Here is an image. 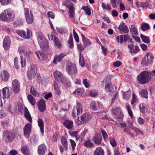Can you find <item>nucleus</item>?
<instances>
[{
	"mask_svg": "<svg viewBox=\"0 0 155 155\" xmlns=\"http://www.w3.org/2000/svg\"><path fill=\"white\" fill-rule=\"evenodd\" d=\"M101 48L102 50V53L105 56H107V49L103 46H101Z\"/></svg>",
	"mask_w": 155,
	"mask_h": 155,
	"instance_id": "64",
	"label": "nucleus"
},
{
	"mask_svg": "<svg viewBox=\"0 0 155 155\" xmlns=\"http://www.w3.org/2000/svg\"><path fill=\"white\" fill-rule=\"evenodd\" d=\"M3 98L4 99L8 98L12 94V89L8 86L3 88L2 89Z\"/></svg>",
	"mask_w": 155,
	"mask_h": 155,
	"instance_id": "11",
	"label": "nucleus"
},
{
	"mask_svg": "<svg viewBox=\"0 0 155 155\" xmlns=\"http://www.w3.org/2000/svg\"><path fill=\"white\" fill-rule=\"evenodd\" d=\"M59 85L57 82L54 81V87L56 95H59L61 94V92L59 90Z\"/></svg>",
	"mask_w": 155,
	"mask_h": 155,
	"instance_id": "39",
	"label": "nucleus"
},
{
	"mask_svg": "<svg viewBox=\"0 0 155 155\" xmlns=\"http://www.w3.org/2000/svg\"><path fill=\"white\" fill-rule=\"evenodd\" d=\"M117 28L119 29L120 33L122 34H127L129 31L128 27L124 23H122Z\"/></svg>",
	"mask_w": 155,
	"mask_h": 155,
	"instance_id": "17",
	"label": "nucleus"
},
{
	"mask_svg": "<svg viewBox=\"0 0 155 155\" xmlns=\"http://www.w3.org/2000/svg\"><path fill=\"white\" fill-rule=\"evenodd\" d=\"M1 77L3 81L7 82L8 81L10 76L8 72L7 71L4 70L1 73Z\"/></svg>",
	"mask_w": 155,
	"mask_h": 155,
	"instance_id": "25",
	"label": "nucleus"
},
{
	"mask_svg": "<svg viewBox=\"0 0 155 155\" xmlns=\"http://www.w3.org/2000/svg\"><path fill=\"white\" fill-rule=\"evenodd\" d=\"M150 4V2L149 0L146 1L145 2L141 3V7L143 8H147Z\"/></svg>",
	"mask_w": 155,
	"mask_h": 155,
	"instance_id": "50",
	"label": "nucleus"
},
{
	"mask_svg": "<svg viewBox=\"0 0 155 155\" xmlns=\"http://www.w3.org/2000/svg\"><path fill=\"white\" fill-rule=\"evenodd\" d=\"M94 143L90 140H88L85 142L84 143V145L88 147H91L93 146Z\"/></svg>",
	"mask_w": 155,
	"mask_h": 155,
	"instance_id": "55",
	"label": "nucleus"
},
{
	"mask_svg": "<svg viewBox=\"0 0 155 155\" xmlns=\"http://www.w3.org/2000/svg\"><path fill=\"white\" fill-rule=\"evenodd\" d=\"M12 88L15 94H18L20 90L19 81L17 79H15L12 81Z\"/></svg>",
	"mask_w": 155,
	"mask_h": 155,
	"instance_id": "15",
	"label": "nucleus"
},
{
	"mask_svg": "<svg viewBox=\"0 0 155 155\" xmlns=\"http://www.w3.org/2000/svg\"><path fill=\"white\" fill-rule=\"evenodd\" d=\"M81 35L84 47L89 46L91 44V43L88 39L84 36L82 34H81Z\"/></svg>",
	"mask_w": 155,
	"mask_h": 155,
	"instance_id": "29",
	"label": "nucleus"
},
{
	"mask_svg": "<svg viewBox=\"0 0 155 155\" xmlns=\"http://www.w3.org/2000/svg\"><path fill=\"white\" fill-rule=\"evenodd\" d=\"M90 109L93 111L97 110L99 108L98 102L95 101H91L90 104Z\"/></svg>",
	"mask_w": 155,
	"mask_h": 155,
	"instance_id": "27",
	"label": "nucleus"
},
{
	"mask_svg": "<svg viewBox=\"0 0 155 155\" xmlns=\"http://www.w3.org/2000/svg\"><path fill=\"white\" fill-rule=\"evenodd\" d=\"M104 151L101 147H97L94 153V155H104Z\"/></svg>",
	"mask_w": 155,
	"mask_h": 155,
	"instance_id": "32",
	"label": "nucleus"
},
{
	"mask_svg": "<svg viewBox=\"0 0 155 155\" xmlns=\"http://www.w3.org/2000/svg\"><path fill=\"white\" fill-rule=\"evenodd\" d=\"M60 82L62 83L64 86L67 87L69 86L70 81L68 79L64 77L62 80V81Z\"/></svg>",
	"mask_w": 155,
	"mask_h": 155,
	"instance_id": "49",
	"label": "nucleus"
},
{
	"mask_svg": "<svg viewBox=\"0 0 155 155\" xmlns=\"http://www.w3.org/2000/svg\"><path fill=\"white\" fill-rule=\"evenodd\" d=\"M82 9L84 10L86 14L88 15H90L91 14L90 8L88 6H83Z\"/></svg>",
	"mask_w": 155,
	"mask_h": 155,
	"instance_id": "46",
	"label": "nucleus"
},
{
	"mask_svg": "<svg viewBox=\"0 0 155 155\" xmlns=\"http://www.w3.org/2000/svg\"><path fill=\"white\" fill-rule=\"evenodd\" d=\"M102 7L104 10L107 9L108 10L110 11L111 9L110 5L108 3H107V4L106 5L104 3H102Z\"/></svg>",
	"mask_w": 155,
	"mask_h": 155,
	"instance_id": "51",
	"label": "nucleus"
},
{
	"mask_svg": "<svg viewBox=\"0 0 155 155\" xmlns=\"http://www.w3.org/2000/svg\"><path fill=\"white\" fill-rule=\"evenodd\" d=\"M66 55V54L64 53H61L58 55H56L54 57L53 60L54 64H57L58 62H60L61 61L64 57Z\"/></svg>",
	"mask_w": 155,
	"mask_h": 155,
	"instance_id": "18",
	"label": "nucleus"
},
{
	"mask_svg": "<svg viewBox=\"0 0 155 155\" xmlns=\"http://www.w3.org/2000/svg\"><path fill=\"white\" fill-rule=\"evenodd\" d=\"M36 66L35 65L33 64H31L30 67V69H28V71H33L35 72H36Z\"/></svg>",
	"mask_w": 155,
	"mask_h": 155,
	"instance_id": "60",
	"label": "nucleus"
},
{
	"mask_svg": "<svg viewBox=\"0 0 155 155\" xmlns=\"http://www.w3.org/2000/svg\"><path fill=\"white\" fill-rule=\"evenodd\" d=\"M51 39H50V38H49V39L51 40H53L54 39V41L55 44L57 43L58 41H59L57 37L55 36V33L54 32H52V34H51Z\"/></svg>",
	"mask_w": 155,
	"mask_h": 155,
	"instance_id": "53",
	"label": "nucleus"
},
{
	"mask_svg": "<svg viewBox=\"0 0 155 155\" xmlns=\"http://www.w3.org/2000/svg\"><path fill=\"white\" fill-rule=\"evenodd\" d=\"M130 31L131 33L135 35H137L138 34V32L137 29L134 25H131L130 27H129Z\"/></svg>",
	"mask_w": 155,
	"mask_h": 155,
	"instance_id": "38",
	"label": "nucleus"
},
{
	"mask_svg": "<svg viewBox=\"0 0 155 155\" xmlns=\"http://www.w3.org/2000/svg\"><path fill=\"white\" fill-rule=\"evenodd\" d=\"M64 125L68 130L71 129L73 126V122L66 120L63 123Z\"/></svg>",
	"mask_w": 155,
	"mask_h": 155,
	"instance_id": "33",
	"label": "nucleus"
},
{
	"mask_svg": "<svg viewBox=\"0 0 155 155\" xmlns=\"http://www.w3.org/2000/svg\"><path fill=\"white\" fill-rule=\"evenodd\" d=\"M91 118V116L87 113H84L83 114L81 117V120H77L78 124L81 125L83 124H85Z\"/></svg>",
	"mask_w": 155,
	"mask_h": 155,
	"instance_id": "12",
	"label": "nucleus"
},
{
	"mask_svg": "<svg viewBox=\"0 0 155 155\" xmlns=\"http://www.w3.org/2000/svg\"><path fill=\"white\" fill-rule=\"evenodd\" d=\"M21 152L25 155H29V148L26 146H23L21 150Z\"/></svg>",
	"mask_w": 155,
	"mask_h": 155,
	"instance_id": "42",
	"label": "nucleus"
},
{
	"mask_svg": "<svg viewBox=\"0 0 155 155\" xmlns=\"http://www.w3.org/2000/svg\"><path fill=\"white\" fill-rule=\"evenodd\" d=\"M109 140L110 144L113 147H114L117 146V143L114 138L111 137H109Z\"/></svg>",
	"mask_w": 155,
	"mask_h": 155,
	"instance_id": "47",
	"label": "nucleus"
},
{
	"mask_svg": "<svg viewBox=\"0 0 155 155\" xmlns=\"http://www.w3.org/2000/svg\"><path fill=\"white\" fill-rule=\"evenodd\" d=\"M31 128V124H28L25 125L24 129V134L25 135L28 136L30 135Z\"/></svg>",
	"mask_w": 155,
	"mask_h": 155,
	"instance_id": "23",
	"label": "nucleus"
},
{
	"mask_svg": "<svg viewBox=\"0 0 155 155\" xmlns=\"http://www.w3.org/2000/svg\"><path fill=\"white\" fill-rule=\"evenodd\" d=\"M6 10L3 11L0 15V20L2 21L8 22Z\"/></svg>",
	"mask_w": 155,
	"mask_h": 155,
	"instance_id": "28",
	"label": "nucleus"
},
{
	"mask_svg": "<svg viewBox=\"0 0 155 155\" xmlns=\"http://www.w3.org/2000/svg\"><path fill=\"white\" fill-rule=\"evenodd\" d=\"M146 104L145 103H142L140 104L139 106V108L141 112L143 114L146 113L147 111V108L146 107Z\"/></svg>",
	"mask_w": 155,
	"mask_h": 155,
	"instance_id": "34",
	"label": "nucleus"
},
{
	"mask_svg": "<svg viewBox=\"0 0 155 155\" xmlns=\"http://www.w3.org/2000/svg\"><path fill=\"white\" fill-rule=\"evenodd\" d=\"M140 36L143 42L146 44L150 43V41L147 36L142 34H141Z\"/></svg>",
	"mask_w": 155,
	"mask_h": 155,
	"instance_id": "44",
	"label": "nucleus"
},
{
	"mask_svg": "<svg viewBox=\"0 0 155 155\" xmlns=\"http://www.w3.org/2000/svg\"><path fill=\"white\" fill-rule=\"evenodd\" d=\"M36 74V72L28 71L27 72V76L29 80H31L35 78Z\"/></svg>",
	"mask_w": 155,
	"mask_h": 155,
	"instance_id": "41",
	"label": "nucleus"
},
{
	"mask_svg": "<svg viewBox=\"0 0 155 155\" xmlns=\"http://www.w3.org/2000/svg\"><path fill=\"white\" fill-rule=\"evenodd\" d=\"M54 75L55 79L58 82H60L64 78L63 75L59 71H56L54 73Z\"/></svg>",
	"mask_w": 155,
	"mask_h": 155,
	"instance_id": "26",
	"label": "nucleus"
},
{
	"mask_svg": "<svg viewBox=\"0 0 155 155\" xmlns=\"http://www.w3.org/2000/svg\"><path fill=\"white\" fill-rule=\"evenodd\" d=\"M73 35L74 36V39L75 41L77 43H79V37L77 33L76 32L75 30L74 29H73Z\"/></svg>",
	"mask_w": 155,
	"mask_h": 155,
	"instance_id": "56",
	"label": "nucleus"
},
{
	"mask_svg": "<svg viewBox=\"0 0 155 155\" xmlns=\"http://www.w3.org/2000/svg\"><path fill=\"white\" fill-rule=\"evenodd\" d=\"M18 50L21 54L20 56H24V58L28 60H29L31 52L30 51H27L25 47L23 45L20 46L18 47Z\"/></svg>",
	"mask_w": 155,
	"mask_h": 155,
	"instance_id": "7",
	"label": "nucleus"
},
{
	"mask_svg": "<svg viewBox=\"0 0 155 155\" xmlns=\"http://www.w3.org/2000/svg\"><path fill=\"white\" fill-rule=\"evenodd\" d=\"M56 29L59 32V33L61 34H65L68 31V30L66 28H56Z\"/></svg>",
	"mask_w": 155,
	"mask_h": 155,
	"instance_id": "45",
	"label": "nucleus"
},
{
	"mask_svg": "<svg viewBox=\"0 0 155 155\" xmlns=\"http://www.w3.org/2000/svg\"><path fill=\"white\" fill-rule=\"evenodd\" d=\"M6 13L8 16V22L12 21L15 17V14L12 9L8 8L6 9Z\"/></svg>",
	"mask_w": 155,
	"mask_h": 155,
	"instance_id": "22",
	"label": "nucleus"
},
{
	"mask_svg": "<svg viewBox=\"0 0 155 155\" xmlns=\"http://www.w3.org/2000/svg\"><path fill=\"white\" fill-rule=\"evenodd\" d=\"M12 0H0V2L2 5H6L10 4Z\"/></svg>",
	"mask_w": 155,
	"mask_h": 155,
	"instance_id": "54",
	"label": "nucleus"
},
{
	"mask_svg": "<svg viewBox=\"0 0 155 155\" xmlns=\"http://www.w3.org/2000/svg\"><path fill=\"white\" fill-rule=\"evenodd\" d=\"M83 93V91L81 88H78L73 92V94L79 95L82 94Z\"/></svg>",
	"mask_w": 155,
	"mask_h": 155,
	"instance_id": "57",
	"label": "nucleus"
},
{
	"mask_svg": "<svg viewBox=\"0 0 155 155\" xmlns=\"http://www.w3.org/2000/svg\"><path fill=\"white\" fill-rule=\"evenodd\" d=\"M27 98L30 103L33 106L35 104L36 100L34 98L31 94L28 95L27 96Z\"/></svg>",
	"mask_w": 155,
	"mask_h": 155,
	"instance_id": "37",
	"label": "nucleus"
},
{
	"mask_svg": "<svg viewBox=\"0 0 155 155\" xmlns=\"http://www.w3.org/2000/svg\"><path fill=\"white\" fill-rule=\"evenodd\" d=\"M130 96V91H126L124 94L123 98L126 100L129 99Z\"/></svg>",
	"mask_w": 155,
	"mask_h": 155,
	"instance_id": "52",
	"label": "nucleus"
},
{
	"mask_svg": "<svg viewBox=\"0 0 155 155\" xmlns=\"http://www.w3.org/2000/svg\"><path fill=\"white\" fill-rule=\"evenodd\" d=\"M151 78L149 71H144L137 75V79L140 84H143L148 83L150 81Z\"/></svg>",
	"mask_w": 155,
	"mask_h": 155,
	"instance_id": "1",
	"label": "nucleus"
},
{
	"mask_svg": "<svg viewBox=\"0 0 155 155\" xmlns=\"http://www.w3.org/2000/svg\"><path fill=\"white\" fill-rule=\"evenodd\" d=\"M25 117L29 122H32V118L28 109L26 107L25 108Z\"/></svg>",
	"mask_w": 155,
	"mask_h": 155,
	"instance_id": "30",
	"label": "nucleus"
},
{
	"mask_svg": "<svg viewBox=\"0 0 155 155\" xmlns=\"http://www.w3.org/2000/svg\"><path fill=\"white\" fill-rule=\"evenodd\" d=\"M7 114V113L6 111L4 110H1L0 111V118H2L6 116Z\"/></svg>",
	"mask_w": 155,
	"mask_h": 155,
	"instance_id": "63",
	"label": "nucleus"
},
{
	"mask_svg": "<svg viewBox=\"0 0 155 155\" xmlns=\"http://www.w3.org/2000/svg\"><path fill=\"white\" fill-rule=\"evenodd\" d=\"M38 105L39 110L43 112L46 109V105L45 100L43 99H40L38 102Z\"/></svg>",
	"mask_w": 155,
	"mask_h": 155,
	"instance_id": "19",
	"label": "nucleus"
},
{
	"mask_svg": "<svg viewBox=\"0 0 155 155\" xmlns=\"http://www.w3.org/2000/svg\"><path fill=\"white\" fill-rule=\"evenodd\" d=\"M37 39L39 45L42 50L45 51L48 49V41L44 36L41 32H39L38 33Z\"/></svg>",
	"mask_w": 155,
	"mask_h": 155,
	"instance_id": "2",
	"label": "nucleus"
},
{
	"mask_svg": "<svg viewBox=\"0 0 155 155\" xmlns=\"http://www.w3.org/2000/svg\"><path fill=\"white\" fill-rule=\"evenodd\" d=\"M128 48L129 49V52L132 55L137 54L140 50L138 46L134 45L133 44L129 45Z\"/></svg>",
	"mask_w": 155,
	"mask_h": 155,
	"instance_id": "16",
	"label": "nucleus"
},
{
	"mask_svg": "<svg viewBox=\"0 0 155 155\" xmlns=\"http://www.w3.org/2000/svg\"><path fill=\"white\" fill-rule=\"evenodd\" d=\"M137 122L139 124L142 125L144 124L145 121L143 118L139 117L137 119Z\"/></svg>",
	"mask_w": 155,
	"mask_h": 155,
	"instance_id": "61",
	"label": "nucleus"
},
{
	"mask_svg": "<svg viewBox=\"0 0 155 155\" xmlns=\"http://www.w3.org/2000/svg\"><path fill=\"white\" fill-rule=\"evenodd\" d=\"M112 113L117 119H122L124 117V115L121 111V110L119 107H117L115 109L113 110Z\"/></svg>",
	"mask_w": 155,
	"mask_h": 155,
	"instance_id": "13",
	"label": "nucleus"
},
{
	"mask_svg": "<svg viewBox=\"0 0 155 155\" xmlns=\"http://www.w3.org/2000/svg\"><path fill=\"white\" fill-rule=\"evenodd\" d=\"M118 42L123 43V42H125L127 41L130 42L132 44L133 43L132 39H130L127 35H119L116 38Z\"/></svg>",
	"mask_w": 155,
	"mask_h": 155,
	"instance_id": "8",
	"label": "nucleus"
},
{
	"mask_svg": "<svg viewBox=\"0 0 155 155\" xmlns=\"http://www.w3.org/2000/svg\"><path fill=\"white\" fill-rule=\"evenodd\" d=\"M126 108L128 112L129 116L131 117H133V114L132 111L130 108L129 105H127L126 106Z\"/></svg>",
	"mask_w": 155,
	"mask_h": 155,
	"instance_id": "62",
	"label": "nucleus"
},
{
	"mask_svg": "<svg viewBox=\"0 0 155 155\" xmlns=\"http://www.w3.org/2000/svg\"><path fill=\"white\" fill-rule=\"evenodd\" d=\"M38 125L40 128V130L42 134L44 132V122L41 119H39L38 121Z\"/></svg>",
	"mask_w": 155,
	"mask_h": 155,
	"instance_id": "35",
	"label": "nucleus"
},
{
	"mask_svg": "<svg viewBox=\"0 0 155 155\" xmlns=\"http://www.w3.org/2000/svg\"><path fill=\"white\" fill-rule=\"evenodd\" d=\"M27 34L25 31L23 30H18L17 31V33L20 36L26 39L30 38L31 36V31L28 28L27 29Z\"/></svg>",
	"mask_w": 155,
	"mask_h": 155,
	"instance_id": "10",
	"label": "nucleus"
},
{
	"mask_svg": "<svg viewBox=\"0 0 155 155\" xmlns=\"http://www.w3.org/2000/svg\"><path fill=\"white\" fill-rule=\"evenodd\" d=\"M146 58L148 64L152 62V60L154 58L153 56L152 55H150L149 58L148 57H146Z\"/></svg>",
	"mask_w": 155,
	"mask_h": 155,
	"instance_id": "59",
	"label": "nucleus"
},
{
	"mask_svg": "<svg viewBox=\"0 0 155 155\" xmlns=\"http://www.w3.org/2000/svg\"><path fill=\"white\" fill-rule=\"evenodd\" d=\"M61 142L62 146L61 145L59 147L61 152H63L64 149L65 151H67L68 149V144L66 138L64 136L61 138Z\"/></svg>",
	"mask_w": 155,
	"mask_h": 155,
	"instance_id": "14",
	"label": "nucleus"
},
{
	"mask_svg": "<svg viewBox=\"0 0 155 155\" xmlns=\"http://www.w3.org/2000/svg\"><path fill=\"white\" fill-rule=\"evenodd\" d=\"M105 80L106 82L105 86V91L109 92H114V87H115V89H116L117 87L115 86V85H111L110 76H107L105 79Z\"/></svg>",
	"mask_w": 155,
	"mask_h": 155,
	"instance_id": "6",
	"label": "nucleus"
},
{
	"mask_svg": "<svg viewBox=\"0 0 155 155\" xmlns=\"http://www.w3.org/2000/svg\"><path fill=\"white\" fill-rule=\"evenodd\" d=\"M16 134L13 132L6 130L3 134V139L7 143L12 142L14 140Z\"/></svg>",
	"mask_w": 155,
	"mask_h": 155,
	"instance_id": "4",
	"label": "nucleus"
},
{
	"mask_svg": "<svg viewBox=\"0 0 155 155\" xmlns=\"http://www.w3.org/2000/svg\"><path fill=\"white\" fill-rule=\"evenodd\" d=\"M67 8L69 10V16L71 18H73L74 17V9L72 6L66 5Z\"/></svg>",
	"mask_w": 155,
	"mask_h": 155,
	"instance_id": "31",
	"label": "nucleus"
},
{
	"mask_svg": "<svg viewBox=\"0 0 155 155\" xmlns=\"http://www.w3.org/2000/svg\"><path fill=\"white\" fill-rule=\"evenodd\" d=\"M82 111V109L81 104L78 102H77L76 106L74 107L73 109L72 116L73 117H75L77 115L81 114Z\"/></svg>",
	"mask_w": 155,
	"mask_h": 155,
	"instance_id": "9",
	"label": "nucleus"
},
{
	"mask_svg": "<svg viewBox=\"0 0 155 155\" xmlns=\"http://www.w3.org/2000/svg\"><path fill=\"white\" fill-rule=\"evenodd\" d=\"M79 64L82 67H84L85 65V61L84 60V57L83 54H81V52H79Z\"/></svg>",
	"mask_w": 155,
	"mask_h": 155,
	"instance_id": "40",
	"label": "nucleus"
},
{
	"mask_svg": "<svg viewBox=\"0 0 155 155\" xmlns=\"http://www.w3.org/2000/svg\"><path fill=\"white\" fill-rule=\"evenodd\" d=\"M21 58V67L23 68L26 65V61L25 60V58L24 59V58L22 56H20Z\"/></svg>",
	"mask_w": 155,
	"mask_h": 155,
	"instance_id": "58",
	"label": "nucleus"
},
{
	"mask_svg": "<svg viewBox=\"0 0 155 155\" xmlns=\"http://www.w3.org/2000/svg\"><path fill=\"white\" fill-rule=\"evenodd\" d=\"M102 140V136L101 134L97 133L93 137L92 140L96 144L101 143Z\"/></svg>",
	"mask_w": 155,
	"mask_h": 155,
	"instance_id": "20",
	"label": "nucleus"
},
{
	"mask_svg": "<svg viewBox=\"0 0 155 155\" xmlns=\"http://www.w3.org/2000/svg\"><path fill=\"white\" fill-rule=\"evenodd\" d=\"M30 92L31 94L34 96L36 97L38 95V92L35 90L33 86L31 87L30 89Z\"/></svg>",
	"mask_w": 155,
	"mask_h": 155,
	"instance_id": "48",
	"label": "nucleus"
},
{
	"mask_svg": "<svg viewBox=\"0 0 155 155\" xmlns=\"http://www.w3.org/2000/svg\"><path fill=\"white\" fill-rule=\"evenodd\" d=\"M139 94L140 95L146 99L148 98V92L146 89H141L139 92Z\"/></svg>",
	"mask_w": 155,
	"mask_h": 155,
	"instance_id": "36",
	"label": "nucleus"
},
{
	"mask_svg": "<svg viewBox=\"0 0 155 155\" xmlns=\"http://www.w3.org/2000/svg\"><path fill=\"white\" fill-rule=\"evenodd\" d=\"M65 68L68 74L71 76L77 74V68L75 64L68 61L65 65Z\"/></svg>",
	"mask_w": 155,
	"mask_h": 155,
	"instance_id": "3",
	"label": "nucleus"
},
{
	"mask_svg": "<svg viewBox=\"0 0 155 155\" xmlns=\"http://www.w3.org/2000/svg\"><path fill=\"white\" fill-rule=\"evenodd\" d=\"M24 15L27 23L31 24L34 21V16L31 11L29 8H24Z\"/></svg>",
	"mask_w": 155,
	"mask_h": 155,
	"instance_id": "5",
	"label": "nucleus"
},
{
	"mask_svg": "<svg viewBox=\"0 0 155 155\" xmlns=\"http://www.w3.org/2000/svg\"><path fill=\"white\" fill-rule=\"evenodd\" d=\"M47 149L45 145L42 144L39 145L38 148V153L39 155H43L46 151Z\"/></svg>",
	"mask_w": 155,
	"mask_h": 155,
	"instance_id": "24",
	"label": "nucleus"
},
{
	"mask_svg": "<svg viewBox=\"0 0 155 155\" xmlns=\"http://www.w3.org/2000/svg\"><path fill=\"white\" fill-rule=\"evenodd\" d=\"M10 44L11 41L9 38L8 36L5 37L3 43V47L5 50H8L9 49Z\"/></svg>",
	"mask_w": 155,
	"mask_h": 155,
	"instance_id": "21",
	"label": "nucleus"
},
{
	"mask_svg": "<svg viewBox=\"0 0 155 155\" xmlns=\"http://www.w3.org/2000/svg\"><path fill=\"white\" fill-rule=\"evenodd\" d=\"M150 27L148 24L143 23L141 25V29L143 31H145L150 29Z\"/></svg>",
	"mask_w": 155,
	"mask_h": 155,
	"instance_id": "43",
	"label": "nucleus"
}]
</instances>
